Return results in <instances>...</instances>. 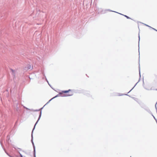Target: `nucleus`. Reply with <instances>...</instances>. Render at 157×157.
<instances>
[{
	"label": "nucleus",
	"instance_id": "obj_18",
	"mask_svg": "<svg viewBox=\"0 0 157 157\" xmlns=\"http://www.w3.org/2000/svg\"><path fill=\"white\" fill-rule=\"evenodd\" d=\"M53 99H52H52H51L50 100H49V101L47 102V103H48L49 102H50V101H51Z\"/></svg>",
	"mask_w": 157,
	"mask_h": 157
},
{
	"label": "nucleus",
	"instance_id": "obj_4",
	"mask_svg": "<svg viewBox=\"0 0 157 157\" xmlns=\"http://www.w3.org/2000/svg\"><path fill=\"white\" fill-rule=\"evenodd\" d=\"M62 94V92H59V94L57 95L56 96H55L54 97H53V98H52V99H54L58 97H59V94Z\"/></svg>",
	"mask_w": 157,
	"mask_h": 157
},
{
	"label": "nucleus",
	"instance_id": "obj_7",
	"mask_svg": "<svg viewBox=\"0 0 157 157\" xmlns=\"http://www.w3.org/2000/svg\"><path fill=\"white\" fill-rule=\"evenodd\" d=\"M42 74H43V76H44V77L45 78V79H46V80L47 81V82L48 83V81L47 80V78H46V76H45V74H44V72H42Z\"/></svg>",
	"mask_w": 157,
	"mask_h": 157
},
{
	"label": "nucleus",
	"instance_id": "obj_6",
	"mask_svg": "<svg viewBox=\"0 0 157 157\" xmlns=\"http://www.w3.org/2000/svg\"><path fill=\"white\" fill-rule=\"evenodd\" d=\"M18 152L20 155V157H25V156H23L22 154H21L19 151H18Z\"/></svg>",
	"mask_w": 157,
	"mask_h": 157
},
{
	"label": "nucleus",
	"instance_id": "obj_14",
	"mask_svg": "<svg viewBox=\"0 0 157 157\" xmlns=\"http://www.w3.org/2000/svg\"><path fill=\"white\" fill-rule=\"evenodd\" d=\"M72 94H67L65 96H70L72 95Z\"/></svg>",
	"mask_w": 157,
	"mask_h": 157
},
{
	"label": "nucleus",
	"instance_id": "obj_17",
	"mask_svg": "<svg viewBox=\"0 0 157 157\" xmlns=\"http://www.w3.org/2000/svg\"><path fill=\"white\" fill-rule=\"evenodd\" d=\"M53 99H52H52H51L50 100H49V101L47 102V103H48L49 102H50V101H51Z\"/></svg>",
	"mask_w": 157,
	"mask_h": 157
},
{
	"label": "nucleus",
	"instance_id": "obj_5",
	"mask_svg": "<svg viewBox=\"0 0 157 157\" xmlns=\"http://www.w3.org/2000/svg\"><path fill=\"white\" fill-rule=\"evenodd\" d=\"M43 108V107L41 108L40 109H36V110H34L33 109H31V111H33V112H34V111H39L40 109H42Z\"/></svg>",
	"mask_w": 157,
	"mask_h": 157
},
{
	"label": "nucleus",
	"instance_id": "obj_10",
	"mask_svg": "<svg viewBox=\"0 0 157 157\" xmlns=\"http://www.w3.org/2000/svg\"><path fill=\"white\" fill-rule=\"evenodd\" d=\"M137 83L136 84V85H135L133 87V88H132L131 90H130L129 92H128V93H129V92H130V91H131V90H132L133 89V88L135 87V86H136V84H137Z\"/></svg>",
	"mask_w": 157,
	"mask_h": 157
},
{
	"label": "nucleus",
	"instance_id": "obj_3",
	"mask_svg": "<svg viewBox=\"0 0 157 157\" xmlns=\"http://www.w3.org/2000/svg\"><path fill=\"white\" fill-rule=\"evenodd\" d=\"M71 90L69 89L68 90L63 91L61 92L62 93V94L63 93H66L69 92V91H70Z\"/></svg>",
	"mask_w": 157,
	"mask_h": 157
},
{
	"label": "nucleus",
	"instance_id": "obj_1",
	"mask_svg": "<svg viewBox=\"0 0 157 157\" xmlns=\"http://www.w3.org/2000/svg\"><path fill=\"white\" fill-rule=\"evenodd\" d=\"M41 113H42V112H41V111L40 112V115H39V117H38V120H37V121L36 122V123L35 125H34V127L32 130V134H31V141L32 142V144H33V150H34V157H36V151H35V147L34 146V144L33 143V131L34 130L35 128V126L36 125V124L38 123V121H39V120H40V117H41Z\"/></svg>",
	"mask_w": 157,
	"mask_h": 157
},
{
	"label": "nucleus",
	"instance_id": "obj_20",
	"mask_svg": "<svg viewBox=\"0 0 157 157\" xmlns=\"http://www.w3.org/2000/svg\"><path fill=\"white\" fill-rule=\"evenodd\" d=\"M6 154L8 155L10 157H13L12 156L9 155L8 153H6Z\"/></svg>",
	"mask_w": 157,
	"mask_h": 157
},
{
	"label": "nucleus",
	"instance_id": "obj_15",
	"mask_svg": "<svg viewBox=\"0 0 157 157\" xmlns=\"http://www.w3.org/2000/svg\"><path fill=\"white\" fill-rule=\"evenodd\" d=\"M144 24L145 25H146V26H147V27H149V28H150V26H149V25H147V24Z\"/></svg>",
	"mask_w": 157,
	"mask_h": 157
},
{
	"label": "nucleus",
	"instance_id": "obj_19",
	"mask_svg": "<svg viewBox=\"0 0 157 157\" xmlns=\"http://www.w3.org/2000/svg\"><path fill=\"white\" fill-rule=\"evenodd\" d=\"M157 103V102H156V104L155 105V109H156V110H157V108H156V105Z\"/></svg>",
	"mask_w": 157,
	"mask_h": 157
},
{
	"label": "nucleus",
	"instance_id": "obj_24",
	"mask_svg": "<svg viewBox=\"0 0 157 157\" xmlns=\"http://www.w3.org/2000/svg\"><path fill=\"white\" fill-rule=\"evenodd\" d=\"M44 78H45L44 77H43V78L44 79Z\"/></svg>",
	"mask_w": 157,
	"mask_h": 157
},
{
	"label": "nucleus",
	"instance_id": "obj_2",
	"mask_svg": "<svg viewBox=\"0 0 157 157\" xmlns=\"http://www.w3.org/2000/svg\"><path fill=\"white\" fill-rule=\"evenodd\" d=\"M33 68V66H31L30 65L28 64L27 67H25L24 68L25 70H28L29 69L32 70Z\"/></svg>",
	"mask_w": 157,
	"mask_h": 157
},
{
	"label": "nucleus",
	"instance_id": "obj_8",
	"mask_svg": "<svg viewBox=\"0 0 157 157\" xmlns=\"http://www.w3.org/2000/svg\"><path fill=\"white\" fill-rule=\"evenodd\" d=\"M118 13L120 14H121V15H123V14H121V13ZM124 15V17H126L127 19H130V17H129L126 16V15Z\"/></svg>",
	"mask_w": 157,
	"mask_h": 157
},
{
	"label": "nucleus",
	"instance_id": "obj_13",
	"mask_svg": "<svg viewBox=\"0 0 157 157\" xmlns=\"http://www.w3.org/2000/svg\"><path fill=\"white\" fill-rule=\"evenodd\" d=\"M150 28H151V29H153L154 30H155V31H157V30H156V29H154V28H152V27H150Z\"/></svg>",
	"mask_w": 157,
	"mask_h": 157
},
{
	"label": "nucleus",
	"instance_id": "obj_9",
	"mask_svg": "<svg viewBox=\"0 0 157 157\" xmlns=\"http://www.w3.org/2000/svg\"><path fill=\"white\" fill-rule=\"evenodd\" d=\"M105 11H111V12H116V13H118L117 12H115V11H114L110 10L109 9L106 10H105Z\"/></svg>",
	"mask_w": 157,
	"mask_h": 157
},
{
	"label": "nucleus",
	"instance_id": "obj_11",
	"mask_svg": "<svg viewBox=\"0 0 157 157\" xmlns=\"http://www.w3.org/2000/svg\"><path fill=\"white\" fill-rule=\"evenodd\" d=\"M23 107H24L26 109H27V110H31V109H28V108H27V107H25V106H24Z\"/></svg>",
	"mask_w": 157,
	"mask_h": 157
},
{
	"label": "nucleus",
	"instance_id": "obj_16",
	"mask_svg": "<svg viewBox=\"0 0 157 157\" xmlns=\"http://www.w3.org/2000/svg\"><path fill=\"white\" fill-rule=\"evenodd\" d=\"M139 74H140V67H139Z\"/></svg>",
	"mask_w": 157,
	"mask_h": 157
},
{
	"label": "nucleus",
	"instance_id": "obj_12",
	"mask_svg": "<svg viewBox=\"0 0 157 157\" xmlns=\"http://www.w3.org/2000/svg\"><path fill=\"white\" fill-rule=\"evenodd\" d=\"M14 148L16 150H17V149H19L20 150V151H21V149L20 148H18L17 147H14Z\"/></svg>",
	"mask_w": 157,
	"mask_h": 157
},
{
	"label": "nucleus",
	"instance_id": "obj_21",
	"mask_svg": "<svg viewBox=\"0 0 157 157\" xmlns=\"http://www.w3.org/2000/svg\"><path fill=\"white\" fill-rule=\"evenodd\" d=\"M139 42L140 40V37L139 35Z\"/></svg>",
	"mask_w": 157,
	"mask_h": 157
},
{
	"label": "nucleus",
	"instance_id": "obj_25",
	"mask_svg": "<svg viewBox=\"0 0 157 157\" xmlns=\"http://www.w3.org/2000/svg\"><path fill=\"white\" fill-rule=\"evenodd\" d=\"M156 90H157V89H156Z\"/></svg>",
	"mask_w": 157,
	"mask_h": 157
},
{
	"label": "nucleus",
	"instance_id": "obj_22",
	"mask_svg": "<svg viewBox=\"0 0 157 157\" xmlns=\"http://www.w3.org/2000/svg\"><path fill=\"white\" fill-rule=\"evenodd\" d=\"M22 151L23 152H24L25 153H26V152L24 151Z\"/></svg>",
	"mask_w": 157,
	"mask_h": 157
},
{
	"label": "nucleus",
	"instance_id": "obj_23",
	"mask_svg": "<svg viewBox=\"0 0 157 157\" xmlns=\"http://www.w3.org/2000/svg\"><path fill=\"white\" fill-rule=\"evenodd\" d=\"M125 95H127V96H129V95H128V94H125Z\"/></svg>",
	"mask_w": 157,
	"mask_h": 157
}]
</instances>
